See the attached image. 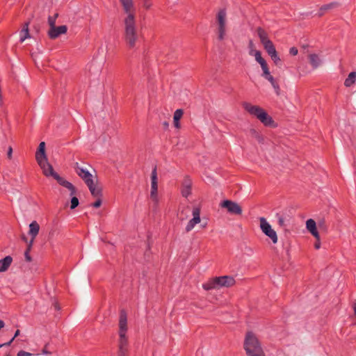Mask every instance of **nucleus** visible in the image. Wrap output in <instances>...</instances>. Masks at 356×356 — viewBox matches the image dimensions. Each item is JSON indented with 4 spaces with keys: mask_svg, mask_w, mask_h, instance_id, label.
<instances>
[{
    "mask_svg": "<svg viewBox=\"0 0 356 356\" xmlns=\"http://www.w3.org/2000/svg\"><path fill=\"white\" fill-rule=\"evenodd\" d=\"M118 341V356H129V340L127 336V314L125 310L122 309L120 313Z\"/></svg>",
    "mask_w": 356,
    "mask_h": 356,
    "instance_id": "1",
    "label": "nucleus"
},
{
    "mask_svg": "<svg viewBox=\"0 0 356 356\" xmlns=\"http://www.w3.org/2000/svg\"><path fill=\"white\" fill-rule=\"evenodd\" d=\"M123 38L127 47L129 49H134L139 40L135 17H124L123 19Z\"/></svg>",
    "mask_w": 356,
    "mask_h": 356,
    "instance_id": "2",
    "label": "nucleus"
},
{
    "mask_svg": "<svg viewBox=\"0 0 356 356\" xmlns=\"http://www.w3.org/2000/svg\"><path fill=\"white\" fill-rule=\"evenodd\" d=\"M41 169L42 170L43 174L46 177H54L58 183L62 186L67 188L70 191V195H75L76 193V188L70 181L65 180L58 175L54 170L52 165L48 162L47 158L37 161Z\"/></svg>",
    "mask_w": 356,
    "mask_h": 356,
    "instance_id": "3",
    "label": "nucleus"
},
{
    "mask_svg": "<svg viewBox=\"0 0 356 356\" xmlns=\"http://www.w3.org/2000/svg\"><path fill=\"white\" fill-rule=\"evenodd\" d=\"M243 348L247 356H266L259 340L252 332L246 333Z\"/></svg>",
    "mask_w": 356,
    "mask_h": 356,
    "instance_id": "4",
    "label": "nucleus"
},
{
    "mask_svg": "<svg viewBox=\"0 0 356 356\" xmlns=\"http://www.w3.org/2000/svg\"><path fill=\"white\" fill-rule=\"evenodd\" d=\"M243 107L250 115L257 118L265 126H274V121L273 118L261 107L252 105L248 102H244L243 104Z\"/></svg>",
    "mask_w": 356,
    "mask_h": 356,
    "instance_id": "5",
    "label": "nucleus"
},
{
    "mask_svg": "<svg viewBox=\"0 0 356 356\" xmlns=\"http://www.w3.org/2000/svg\"><path fill=\"white\" fill-rule=\"evenodd\" d=\"M259 222L262 232L268 236L273 243H277L278 238L276 232L272 229L271 225L267 222L266 219L264 217H261Z\"/></svg>",
    "mask_w": 356,
    "mask_h": 356,
    "instance_id": "6",
    "label": "nucleus"
},
{
    "mask_svg": "<svg viewBox=\"0 0 356 356\" xmlns=\"http://www.w3.org/2000/svg\"><path fill=\"white\" fill-rule=\"evenodd\" d=\"M220 207L227 209V212L232 215H241L242 213L241 207L236 202L229 200H225L220 202Z\"/></svg>",
    "mask_w": 356,
    "mask_h": 356,
    "instance_id": "7",
    "label": "nucleus"
},
{
    "mask_svg": "<svg viewBox=\"0 0 356 356\" xmlns=\"http://www.w3.org/2000/svg\"><path fill=\"white\" fill-rule=\"evenodd\" d=\"M157 172L156 167L155 166L151 174V191L150 197L154 202L155 204H158L159 197L157 195L158 191V182H157Z\"/></svg>",
    "mask_w": 356,
    "mask_h": 356,
    "instance_id": "8",
    "label": "nucleus"
},
{
    "mask_svg": "<svg viewBox=\"0 0 356 356\" xmlns=\"http://www.w3.org/2000/svg\"><path fill=\"white\" fill-rule=\"evenodd\" d=\"M193 218L191 219L186 226V232H191L194 227L200 222V209L199 207H194L192 211Z\"/></svg>",
    "mask_w": 356,
    "mask_h": 356,
    "instance_id": "9",
    "label": "nucleus"
},
{
    "mask_svg": "<svg viewBox=\"0 0 356 356\" xmlns=\"http://www.w3.org/2000/svg\"><path fill=\"white\" fill-rule=\"evenodd\" d=\"M120 2L126 15L125 17H135L136 10L134 5V0H120Z\"/></svg>",
    "mask_w": 356,
    "mask_h": 356,
    "instance_id": "10",
    "label": "nucleus"
},
{
    "mask_svg": "<svg viewBox=\"0 0 356 356\" xmlns=\"http://www.w3.org/2000/svg\"><path fill=\"white\" fill-rule=\"evenodd\" d=\"M75 170L76 174L84 181L86 185H89L93 182L92 175L88 170L80 167L78 163H76Z\"/></svg>",
    "mask_w": 356,
    "mask_h": 356,
    "instance_id": "11",
    "label": "nucleus"
},
{
    "mask_svg": "<svg viewBox=\"0 0 356 356\" xmlns=\"http://www.w3.org/2000/svg\"><path fill=\"white\" fill-rule=\"evenodd\" d=\"M67 27L65 25L53 26L48 31V36L50 39H56L62 34L67 33Z\"/></svg>",
    "mask_w": 356,
    "mask_h": 356,
    "instance_id": "12",
    "label": "nucleus"
},
{
    "mask_svg": "<svg viewBox=\"0 0 356 356\" xmlns=\"http://www.w3.org/2000/svg\"><path fill=\"white\" fill-rule=\"evenodd\" d=\"M219 289L221 287H230L235 284V280L232 276L216 277Z\"/></svg>",
    "mask_w": 356,
    "mask_h": 356,
    "instance_id": "13",
    "label": "nucleus"
},
{
    "mask_svg": "<svg viewBox=\"0 0 356 356\" xmlns=\"http://www.w3.org/2000/svg\"><path fill=\"white\" fill-rule=\"evenodd\" d=\"M39 230H40V225L37 222V221L33 220V222H31L30 223L29 234L31 235V239L29 243V249H31L33 241L35 238V237L37 236V235L38 234Z\"/></svg>",
    "mask_w": 356,
    "mask_h": 356,
    "instance_id": "14",
    "label": "nucleus"
},
{
    "mask_svg": "<svg viewBox=\"0 0 356 356\" xmlns=\"http://www.w3.org/2000/svg\"><path fill=\"white\" fill-rule=\"evenodd\" d=\"M192 181L188 177L184 179L181 187V195L188 197L191 194Z\"/></svg>",
    "mask_w": 356,
    "mask_h": 356,
    "instance_id": "15",
    "label": "nucleus"
},
{
    "mask_svg": "<svg viewBox=\"0 0 356 356\" xmlns=\"http://www.w3.org/2000/svg\"><path fill=\"white\" fill-rule=\"evenodd\" d=\"M306 227L312 236H314L316 239L318 240L319 233L316 228V223L313 219L310 218L307 220Z\"/></svg>",
    "mask_w": 356,
    "mask_h": 356,
    "instance_id": "16",
    "label": "nucleus"
},
{
    "mask_svg": "<svg viewBox=\"0 0 356 356\" xmlns=\"http://www.w3.org/2000/svg\"><path fill=\"white\" fill-rule=\"evenodd\" d=\"M250 55L254 56L255 60L260 64L262 70L268 67L266 61L262 58L261 54L259 51L252 49L250 51Z\"/></svg>",
    "mask_w": 356,
    "mask_h": 356,
    "instance_id": "17",
    "label": "nucleus"
},
{
    "mask_svg": "<svg viewBox=\"0 0 356 356\" xmlns=\"http://www.w3.org/2000/svg\"><path fill=\"white\" fill-rule=\"evenodd\" d=\"M202 288L206 291L219 289L216 277L209 280L207 282L202 284Z\"/></svg>",
    "mask_w": 356,
    "mask_h": 356,
    "instance_id": "18",
    "label": "nucleus"
},
{
    "mask_svg": "<svg viewBox=\"0 0 356 356\" xmlns=\"http://www.w3.org/2000/svg\"><path fill=\"white\" fill-rule=\"evenodd\" d=\"M46 158H47V155L45 153V143L41 142L39 144L38 150L35 153V159L38 161H40V160H42L43 159H46Z\"/></svg>",
    "mask_w": 356,
    "mask_h": 356,
    "instance_id": "19",
    "label": "nucleus"
},
{
    "mask_svg": "<svg viewBox=\"0 0 356 356\" xmlns=\"http://www.w3.org/2000/svg\"><path fill=\"white\" fill-rule=\"evenodd\" d=\"M13 262V258L10 256H6L3 259H0V272L6 271Z\"/></svg>",
    "mask_w": 356,
    "mask_h": 356,
    "instance_id": "20",
    "label": "nucleus"
},
{
    "mask_svg": "<svg viewBox=\"0 0 356 356\" xmlns=\"http://www.w3.org/2000/svg\"><path fill=\"white\" fill-rule=\"evenodd\" d=\"M87 186L88 187L91 195L94 197H102V188L99 186H97L94 181L90 183L89 185H87Z\"/></svg>",
    "mask_w": 356,
    "mask_h": 356,
    "instance_id": "21",
    "label": "nucleus"
},
{
    "mask_svg": "<svg viewBox=\"0 0 356 356\" xmlns=\"http://www.w3.org/2000/svg\"><path fill=\"white\" fill-rule=\"evenodd\" d=\"M227 13L225 9H221L216 15L218 26L226 25Z\"/></svg>",
    "mask_w": 356,
    "mask_h": 356,
    "instance_id": "22",
    "label": "nucleus"
},
{
    "mask_svg": "<svg viewBox=\"0 0 356 356\" xmlns=\"http://www.w3.org/2000/svg\"><path fill=\"white\" fill-rule=\"evenodd\" d=\"M257 33L262 44L270 40L268 37L266 31L261 27H258L257 29Z\"/></svg>",
    "mask_w": 356,
    "mask_h": 356,
    "instance_id": "23",
    "label": "nucleus"
},
{
    "mask_svg": "<svg viewBox=\"0 0 356 356\" xmlns=\"http://www.w3.org/2000/svg\"><path fill=\"white\" fill-rule=\"evenodd\" d=\"M29 22L24 23L21 31H20V42H23L26 39L30 38L29 30Z\"/></svg>",
    "mask_w": 356,
    "mask_h": 356,
    "instance_id": "24",
    "label": "nucleus"
},
{
    "mask_svg": "<svg viewBox=\"0 0 356 356\" xmlns=\"http://www.w3.org/2000/svg\"><path fill=\"white\" fill-rule=\"evenodd\" d=\"M309 63L313 68H317L321 63L319 56L316 54H311L309 55Z\"/></svg>",
    "mask_w": 356,
    "mask_h": 356,
    "instance_id": "25",
    "label": "nucleus"
},
{
    "mask_svg": "<svg viewBox=\"0 0 356 356\" xmlns=\"http://www.w3.org/2000/svg\"><path fill=\"white\" fill-rule=\"evenodd\" d=\"M183 113L184 111L182 109H177L174 113V125L177 129L180 128L179 120L181 118Z\"/></svg>",
    "mask_w": 356,
    "mask_h": 356,
    "instance_id": "26",
    "label": "nucleus"
},
{
    "mask_svg": "<svg viewBox=\"0 0 356 356\" xmlns=\"http://www.w3.org/2000/svg\"><path fill=\"white\" fill-rule=\"evenodd\" d=\"M356 82V72H350L348 77L345 79L344 86L346 87H350Z\"/></svg>",
    "mask_w": 356,
    "mask_h": 356,
    "instance_id": "27",
    "label": "nucleus"
},
{
    "mask_svg": "<svg viewBox=\"0 0 356 356\" xmlns=\"http://www.w3.org/2000/svg\"><path fill=\"white\" fill-rule=\"evenodd\" d=\"M264 49L266 51L269 56H271L275 53L277 51L275 49V45L273 44L271 40L267 42L266 43L263 44Z\"/></svg>",
    "mask_w": 356,
    "mask_h": 356,
    "instance_id": "28",
    "label": "nucleus"
},
{
    "mask_svg": "<svg viewBox=\"0 0 356 356\" xmlns=\"http://www.w3.org/2000/svg\"><path fill=\"white\" fill-rule=\"evenodd\" d=\"M264 49L266 51L269 56H271L275 53L277 51L275 49V45L273 44L271 40L267 42L266 43L263 44Z\"/></svg>",
    "mask_w": 356,
    "mask_h": 356,
    "instance_id": "29",
    "label": "nucleus"
},
{
    "mask_svg": "<svg viewBox=\"0 0 356 356\" xmlns=\"http://www.w3.org/2000/svg\"><path fill=\"white\" fill-rule=\"evenodd\" d=\"M217 33L218 40H223L226 35V25L218 26Z\"/></svg>",
    "mask_w": 356,
    "mask_h": 356,
    "instance_id": "30",
    "label": "nucleus"
},
{
    "mask_svg": "<svg viewBox=\"0 0 356 356\" xmlns=\"http://www.w3.org/2000/svg\"><path fill=\"white\" fill-rule=\"evenodd\" d=\"M263 74L262 76H264L266 80H268L270 83L275 82L274 77L270 74L268 67L262 70Z\"/></svg>",
    "mask_w": 356,
    "mask_h": 356,
    "instance_id": "31",
    "label": "nucleus"
},
{
    "mask_svg": "<svg viewBox=\"0 0 356 356\" xmlns=\"http://www.w3.org/2000/svg\"><path fill=\"white\" fill-rule=\"evenodd\" d=\"M337 6V3H336V2H332V3H330L322 6L320 8L319 15L320 16L323 15L327 10L333 8L334 7H335Z\"/></svg>",
    "mask_w": 356,
    "mask_h": 356,
    "instance_id": "32",
    "label": "nucleus"
},
{
    "mask_svg": "<svg viewBox=\"0 0 356 356\" xmlns=\"http://www.w3.org/2000/svg\"><path fill=\"white\" fill-rule=\"evenodd\" d=\"M58 16V14L56 13L54 16H49L48 17V23L49 24L50 28L56 26V20Z\"/></svg>",
    "mask_w": 356,
    "mask_h": 356,
    "instance_id": "33",
    "label": "nucleus"
},
{
    "mask_svg": "<svg viewBox=\"0 0 356 356\" xmlns=\"http://www.w3.org/2000/svg\"><path fill=\"white\" fill-rule=\"evenodd\" d=\"M270 57L276 65H279L281 63V59L278 56L277 52L270 56Z\"/></svg>",
    "mask_w": 356,
    "mask_h": 356,
    "instance_id": "34",
    "label": "nucleus"
},
{
    "mask_svg": "<svg viewBox=\"0 0 356 356\" xmlns=\"http://www.w3.org/2000/svg\"><path fill=\"white\" fill-rule=\"evenodd\" d=\"M79 200L76 197L74 196L71 199L70 209H74L79 205Z\"/></svg>",
    "mask_w": 356,
    "mask_h": 356,
    "instance_id": "35",
    "label": "nucleus"
},
{
    "mask_svg": "<svg viewBox=\"0 0 356 356\" xmlns=\"http://www.w3.org/2000/svg\"><path fill=\"white\" fill-rule=\"evenodd\" d=\"M143 2V6L146 10H149L152 6V0H142Z\"/></svg>",
    "mask_w": 356,
    "mask_h": 356,
    "instance_id": "36",
    "label": "nucleus"
},
{
    "mask_svg": "<svg viewBox=\"0 0 356 356\" xmlns=\"http://www.w3.org/2000/svg\"><path fill=\"white\" fill-rule=\"evenodd\" d=\"M273 88H274L275 91V93L279 95L280 93V86L279 84L277 83V81L271 83Z\"/></svg>",
    "mask_w": 356,
    "mask_h": 356,
    "instance_id": "37",
    "label": "nucleus"
},
{
    "mask_svg": "<svg viewBox=\"0 0 356 356\" xmlns=\"http://www.w3.org/2000/svg\"><path fill=\"white\" fill-rule=\"evenodd\" d=\"M273 88H274L275 91V93L279 95L280 93V86L279 84L277 83V81L271 83Z\"/></svg>",
    "mask_w": 356,
    "mask_h": 356,
    "instance_id": "38",
    "label": "nucleus"
},
{
    "mask_svg": "<svg viewBox=\"0 0 356 356\" xmlns=\"http://www.w3.org/2000/svg\"><path fill=\"white\" fill-rule=\"evenodd\" d=\"M97 200L92 204V207L95 208H98L101 206L102 201V197H96Z\"/></svg>",
    "mask_w": 356,
    "mask_h": 356,
    "instance_id": "39",
    "label": "nucleus"
},
{
    "mask_svg": "<svg viewBox=\"0 0 356 356\" xmlns=\"http://www.w3.org/2000/svg\"><path fill=\"white\" fill-rule=\"evenodd\" d=\"M298 53V50L296 47H293L289 49V54L292 56H296Z\"/></svg>",
    "mask_w": 356,
    "mask_h": 356,
    "instance_id": "40",
    "label": "nucleus"
},
{
    "mask_svg": "<svg viewBox=\"0 0 356 356\" xmlns=\"http://www.w3.org/2000/svg\"><path fill=\"white\" fill-rule=\"evenodd\" d=\"M31 249H29V246L27 247V249L24 253V255H25V258H26V260L27 261H31V258L29 255V252H30Z\"/></svg>",
    "mask_w": 356,
    "mask_h": 356,
    "instance_id": "41",
    "label": "nucleus"
},
{
    "mask_svg": "<svg viewBox=\"0 0 356 356\" xmlns=\"http://www.w3.org/2000/svg\"><path fill=\"white\" fill-rule=\"evenodd\" d=\"M32 354L24 350H20L17 353V356H31Z\"/></svg>",
    "mask_w": 356,
    "mask_h": 356,
    "instance_id": "42",
    "label": "nucleus"
},
{
    "mask_svg": "<svg viewBox=\"0 0 356 356\" xmlns=\"http://www.w3.org/2000/svg\"><path fill=\"white\" fill-rule=\"evenodd\" d=\"M184 210H182L179 214V218L181 221L184 220L187 218V216L184 214Z\"/></svg>",
    "mask_w": 356,
    "mask_h": 356,
    "instance_id": "43",
    "label": "nucleus"
},
{
    "mask_svg": "<svg viewBox=\"0 0 356 356\" xmlns=\"http://www.w3.org/2000/svg\"><path fill=\"white\" fill-rule=\"evenodd\" d=\"M278 224L281 226V227H283L284 226V218L282 217V216H280L279 218H278Z\"/></svg>",
    "mask_w": 356,
    "mask_h": 356,
    "instance_id": "44",
    "label": "nucleus"
},
{
    "mask_svg": "<svg viewBox=\"0 0 356 356\" xmlns=\"http://www.w3.org/2000/svg\"><path fill=\"white\" fill-rule=\"evenodd\" d=\"M321 247V242H320V237L318 238V240L316 239V243H314V248L316 249H319Z\"/></svg>",
    "mask_w": 356,
    "mask_h": 356,
    "instance_id": "45",
    "label": "nucleus"
},
{
    "mask_svg": "<svg viewBox=\"0 0 356 356\" xmlns=\"http://www.w3.org/2000/svg\"><path fill=\"white\" fill-rule=\"evenodd\" d=\"M13 341V339H11L8 342L3 343V344H0V348L5 346H8L11 344V343Z\"/></svg>",
    "mask_w": 356,
    "mask_h": 356,
    "instance_id": "46",
    "label": "nucleus"
},
{
    "mask_svg": "<svg viewBox=\"0 0 356 356\" xmlns=\"http://www.w3.org/2000/svg\"><path fill=\"white\" fill-rule=\"evenodd\" d=\"M12 152H13V149L11 147H9L8 149V157L9 159H11V156H12Z\"/></svg>",
    "mask_w": 356,
    "mask_h": 356,
    "instance_id": "47",
    "label": "nucleus"
},
{
    "mask_svg": "<svg viewBox=\"0 0 356 356\" xmlns=\"http://www.w3.org/2000/svg\"><path fill=\"white\" fill-rule=\"evenodd\" d=\"M249 48H250V51H251L252 49H254V43L252 40H250L249 42Z\"/></svg>",
    "mask_w": 356,
    "mask_h": 356,
    "instance_id": "48",
    "label": "nucleus"
},
{
    "mask_svg": "<svg viewBox=\"0 0 356 356\" xmlns=\"http://www.w3.org/2000/svg\"><path fill=\"white\" fill-rule=\"evenodd\" d=\"M42 352L44 355H49L50 354V353L46 349V346L43 348Z\"/></svg>",
    "mask_w": 356,
    "mask_h": 356,
    "instance_id": "49",
    "label": "nucleus"
},
{
    "mask_svg": "<svg viewBox=\"0 0 356 356\" xmlns=\"http://www.w3.org/2000/svg\"><path fill=\"white\" fill-rule=\"evenodd\" d=\"M19 333H20L19 330H16V332H15V333L14 337H13L12 339H13V340H14V339H15V337H17L19 334Z\"/></svg>",
    "mask_w": 356,
    "mask_h": 356,
    "instance_id": "50",
    "label": "nucleus"
},
{
    "mask_svg": "<svg viewBox=\"0 0 356 356\" xmlns=\"http://www.w3.org/2000/svg\"><path fill=\"white\" fill-rule=\"evenodd\" d=\"M4 325H5V323H4L3 321L0 320V330L1 328H3L4 327Z\"/></svg>",
    "mask_w": 356,
    "mask_h": 356,
    "instance_id": "51",
    "label": "nucleus"
},
{
    "mask_svg": "<svg viewBox=\"0 0 356 356\" xmlns=\"http://www.w3.org/2000/svg\"><path fill=\"white\" fill-rule=\"evenodd\" d=\"M353 310H354L355 315L356 316V301L353 304Z\"/></svg>",
    "mask_w": 356,
    "mask_h": 356,
    "instance_id": "52",
    "label": "nucleus"
},
{
    "mask_svg": "<svg viewBox=\"0 0 356 356\" xmlns=\"http://www.w3.org/2000/svg\"><path fill=\"white\" fill-rule=\"evenodd\" d=\"M168 125H169V124H168V122H163V126H164V127H168Z\"/></svg>",
    "mask_w": 356,
    "mask_h": 356,
    "instance_id": "53",
    "label": "nucleus"
},
{
    "mask_svg": "<svg viewBox=\"0 0 356 356\" xmlns=\"http://www.w3.org/2000/svg\"><path fill=\"white\" fill-rule=\"evenodd\" d=\"M22 239H23L24 241H26H26H27V238H26V236H23V237H22Z\"/></svg>",
    "mask_w": 356,
    "mask_h": 356,
    "instance_id": "54",
    "label": "nucleus"
},
{
    "mask_svg": "<svg viewBox=\"0 0 356 356\" xmlns=\"http://www.w3.org/2000/svg\"><path fill=\"white\" fill-rule=\"evenodd\" d=\"M184 210H186V211H189L190 208L189 207H186Z\"/></svg>",
    "mask_w": 356,
    "mask_h": 356,
    "instance_id": "55",
    "label": "nucleus"
},
{
    "mask_svg": "<svg viewBox=\"0 0 356 356\" xmlns=\"http://www.w3.org/2000/svg\"><path fill=\"white\" fill-rule=\"evenodd\" d=\"M55 307H56V309H59V307L57 306V305H56Z\"/></svg>",
    "mask_w": 356,
    "mask_h": 356,
    "instance_id": "56",
    "label": "nucleus"
},
{
    "mask_svg": "<svg viewBox=\"0 0 356 356\" xmlns=\"http://www.w3.org/2000/svg\"><path fill=\"white\" fill-rule=\"evenodd\" d=\"M5 356H10V355L9 353H8Z\"/></svg>",
    "mask_w": 356,
    "mask_h": 356,
    "instance_id": "57",
    "label": "nucleus"
}]
</instances>
